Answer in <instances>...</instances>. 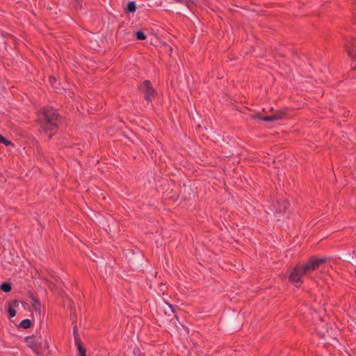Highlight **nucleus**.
Masks as SVG:
<instances>
[{"mask_svg": "<svg viewBox=\"0 0 356 356\" xmlns=\"http://www.w3.org/2000/svg\"><path fill=\"white\" fill-rule=\"evenodd\" d=\"M49 82L56 92H58L60 90V82L56 79L55 76H49Z\"/></svg>", "mask_w": 356, "mask_h": 356, "instance_id": "nucleus-12", "label": "nucleus"}, {"mask_svg": "<svg viewBox=\"0 0 356 356\" xmlns=\"http://www.w3.org/2000/svg\"><path fill=\"white\" fill-rule=\"evenodd\" d=\"M286 113L283 111H276L270 115L264 116L261 113H257L255 115H252L251 117L254 120H261L265 122H273L278 120H282L285 117Z\"/></svg>", "mask_w": 356, "mask_h": 356, "instance_id": "nucleus-6", "label": "nucleus"}, {"mask_svg": "<svg viewBox=\"0 0 356 356\" xmlns=\"http://www.w3.org/2000/svg\"><path fill=\"white\" fill-rule=\"evenodd\" d=\"M137 90L143 94L144 99L147 103L152 102L157 95V92L149 80H145L140 83L137 87Z\"/></svg>", "mask_w": 356, "mask_h": 356, "instance_id": "nucleus-3", "label": "nucleus"}, {"mask_svg": "<svg viewBox=\"0 0 356 356\" xmlns=\"http://www.w3.org/2000/svg\"><path fill=\"white\" fill-rule=\"evenodd\" d=\"M28 296L31 300V304L36 314L41 315L42 305L40 300L35 297L31 291L28 292Z\"/></svg>", "mask_w": 356, "mask_h": 356, "instance_id": "nucleus-8", "label": "nucleus"}, {"mask_svg": "<svg viewBox=\"0 0 356 356\" xmlns=\"http://www.w3.org/2000/svg\"><path fill=\"white\" fill-rule=\"evenodd\" d=\"M75 328H74V341L75 345L77 347L78 350V354L77 356H86V349L83 346L81 339L79 338L78 334L76 333Z\"/></svg>", "mask_w": 356, "mask_h": 356, "instance_id": "nucleus-9", "label": "nucleus"}, {"mask_svg": "<svg viewBox=\"0 0 356 356\" xmlns=\"http://www.w3.org/2000/svg\"><path fill=\"white\" fill-rule=\"evenodd\" d=\"M36 335H31L25 337L24 340L27 343V346L35 353L37 355H41L42 342L41 335L38 330L36 331Z\"/></svg>", "mask_w": 356, "mask_h": 356, "instance_id": "nucleus-5", "label": "nucleus"}, {"mask_svg": "<svg viewBox=\"0 0 356 356\" xmlns=\"http://www.w3.org/2000/svg\"><path fill=\"white\" fill-rule=\"evenodd\" d=\"M344 47L348 56L353 60L351 70H356V39L349 37L344 38Z\"/></svg>", "mask_w": 356, "mask_h": 356, "instance_id": "nucleus-4", "label": "nucleus"}, {"mask_svg": "<svg viewBox=\"0 0 356 356\" xmlns=\"http://www.w3.org/2000/svg\"><path fill=\"white\" fill-rule=\"evenodd\" d=\"M0 290L3 292L8 293L12 290V284L10 282H4L0 285Z\"/></svg>", "mask_w": 356, "mask_h": 356, "instance_id": "nucleus-15", "label": "nucleus"}, {"mask_svg": "<svg viewBox=\"0 0 356 356\" xmlns=\"http://www.w3.org/2000/svg\"><path fill=\"white\" fill-rule=\"evenodd\" d=\"M136 10V4L135 1H129L127 4L125 10L127 13H133Z\"/></svg>", "mask_w": 356, "mask_h": 356, "instance_id": "nucleus-14", "label": "nucleus"}, {"mask_svg": "<svg viewBox=\"0 0 356 356\" xmlns=\"http://www.w3.org/2000/svg\"><path fill=\"white\" fill-rule=\"evenodd\" d=\"M135 35L138 40H144L146 39V35L142 31H138L135 32Z\"/></svg>", "mask_w": 356, "mask_h": 356, "instance_id": "nucleus-16", "label": "nucleus"}, {"mask_svg": "<svg viewBox=\"0 0 356 356\" xmlns=\"http://www.w3.org/2000/svg\"><path fill=\"white\" fill-rule=\"evenodd\" d=\"M289 202L287 199L284 197H280L277 199L273 203L274 209L277 213H284L286 209L289 207Z\"/></svg>", "mask_w": 356, "mask_h": 356, "instance_id": "nucleus-7", "label": "nucleus"}, {"mask_svg": "<svg viewBox=\"0 0 356 356\" xmlns=\"http://www.w3.org/2000/svg\"><path fill=\"white\" fill-rule=\"evenodd\" d=\"M61 119L62 117L57 110L51 106H44L38 112L37 120L40 127V131L53 132L49 134V138L56 131Z\"/></svg>", "mask_w": 356, "mask_h": 356, "instance_id": "nucleus-1", "label": "nucleus"}, {"mask_svg": "<svg viewBox=\"0 0 356 356\" xmlns=\"http://www.w3.org/2000/svg\"><path fill=\"white\" fill-rule=\"evenodd\" d=\"M33 326V323H32V321L31 320L26 318V319H24L23 321H22L19 323L18 327L27 330V329L32 327Z\"/></svg>", "mask_w": 356, "mask_h": 356, "instance_id": "nucleus-11", "label": "nucleus"}, {"mask_svg": "<svg viewBox=\"0 0 356 356\" xmlns=\"http://www.w3.org/2000/svg\"><path fill=\"white\" fill-rule=\"evenodd\" d=\"M165 305L168 307V309L170 310V312L175 315V317H176L177 318L175 307L172 305H171L167 302H165Z\"/></svg>", "mask_w": 356, "mask_h": 356, "instance_id": "nucleus-20", "label": "nucleus"}, {"mask_svg": "<svg viewBox=\"0 0 356 356\" xmlns=\"http://www.w3.org/2000/svg\"><path fill=\"white\" fill-rule=\"evenodd\" d=\"M73 1V6L76 10H80L82 8V0H72Z\"/></svg>", "mask_w": 356, "mask_h": 356, "instance_id": "nucleus-19", "label": "nucleus"}, {"mask_svg": "<svg viewBox=\"0 0 356 356\" xmlns=\"http://www.w3.org/2000/svg\"><path fill=\"white\" fill-rule=\"evenodd\" d=\"M0 143L3 144L6 146L13 145V143L10 140L6 139L1 134H0Z\"/></svg>", "mask_w": 356, "mask_h": 356, "instance_id": "nucleus-17", "label": "nucleus"}, {"mask_svg": "<svg viewBox=\"0 0 356 356\" xmlns=\"http://www.w3.org/2000/svg\"><path fill=\"white\" fill-rule=\"evenodd\" d=\"M127 356H145V354L138 347L136 346L127 353Z\"/></svg>", "mask_w": 356, "mask_h": 356, "instance_id": "nucleus-13", "label": "nucleus"}, {"mask_svg": "<svg viewBox=\"0 0 356 356\" xmlns=\"http://www.w3.org/2000/svg\"><path fill=\"white\" fill-rule=\"evenodd\" d=\"M163 310L165 313H166V310L164 308L163 309Z\"/></svg>", "mask_w": 356, "mask_h": 356, "instance_id": "nucleus-21", "label": "nucleus"}, {"mask_svg": "<svg viewBox=\"0 0 356 356\" xmlns=\"http://www.w3.org/2000/svg\"><path fill=\"white\" fill-rule=\"evenodd\" d=\"M173 2H177L187 7H190L191 1V0H171Z\"/></svg>", "mask_w": 356, "mask_h": 356, "instance_id": "nucleus-18", "label": "nucleus"}, {"mask_svg": "<svg viewBox=\"0 0 356 356\" xmlns=\"http://www.w3.org/2000/svg\"><path fill=\"white\" fill-rule=\"evenodd\" d=\"M327 260V258L326 257H311L308 261L302 266L296 265L293 268H289L288 269L289 280L298 287V284L302 283V275L316 270L320 265L325 263Z\"/></svg>", "mask_w": 356, "mask_h": 356, "instance_id": "nucleus-2", "label": "nucleus"}, {"mask_svg": "<svg viewBox=\"0 0 356 356\" xmlns=\"http://www.w3.org/2000/svg\"><path fill=\"white\" fill-rule=\"evenodd\" d=\"M19 303L20 302L15 299L8 302L7 312L9 318H13L16 316L17 312L15 308L19 307Z\"/></svg>", "mask_w": 356, "mask_h": 356, "instance_id": "nucleus-10", "label": "nucleus"}]
</instances>
